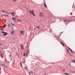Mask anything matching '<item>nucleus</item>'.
Listing matches in <instances>:
<instances>
[{"instance_id": "35", "label": "nucleus", "mask_w": 75, "mask_h": 75, "mask_svg": "<svg viewBox=\"0 0 75 75\" xmlns=\"http://www.w3.org/2000/svg\"><path fill=\"white\" fill-rule=\"evenodd\" d=\"M0 69H1V68L0 67Z\"/></svg>"}, {"instance_id": "25", "label": "nucleus", "mask_w": 75, "mask_h": 75, "mask_svg": "<svg viewBox=\"0 0 75 75\" xmlns=\"http://www.w3.org/2000/svg\"><path fill=\"white\" fill-rule=\"evenodd\" d=\"M10 14H12V15H13V13H12V12H11Z\"/></svg>"}, {"instance_id": "2", "label": "nucleus", "mask_w": 75, "mask_h": 75, "mask_svg": "<svg viewBox=\"0 0 75 75\" xmlns=\"http://www.w3.org/2000/svg\"><path fill=\"white\" fill-rule=\"evenodd\" d=\"M21 50H23L24 47H23V45H21Z\"/></svg>"}, {"instance_id": "20", "label": "nucleus", "mask_w": 75, "mask_h": 75, "mask_svg": "<svg viewBox=\"0 0 75 75\" xmlns=\"http://www.w3.org/2000/svg\"><path fill=\"white\" fill-rule=\"evenodd\" d=\"M16 0H13V2H15V1H16Z\"/></svg>"}, {"instance_id": "26", "label": "nucleus", "mask_w": 75, "mask_h": 75, "mask_svg": "<svg viewBox=\"0 0 75 75\" xmlns=\"http://www.w3.org/2000/svg\"><path fill=\"white\" fill-rule=\"evenodd\" d=\"M24 56H25V54H23Z\"/></svg>"}, {"instance_id": "14", "label": "nucleus", "mask_w": 75, "mask_h": 75, "mask_svg": "<svg viewBox=\"0 0 75 75\" xmlns=\"http://www.w3.org/2000/svg\"><path fill=\"white\" fill-rule=\"evenodd\" d=\"M6 27V25H4V26L3 27V28H4V27Z\"/></svg>"}, {"instance_id": "23", "label": "nucleus", "mask_w": 75, "mask_h": 75, "mask_svg": "<svg viewBox=\"0 0 75 75\" xmlns=\"http://www.w3.org/2000/svg\"><path fill=\"white\" fill-rule=\"evenodd\" d=\"M21 20L19 21V22H21Z\"/></svg>"}, {"instance_id": "18", "label": "nucleus", "mask_w": 75, "mask_h": 75, "mask_svg": "<svg viewBox=\"0 0 75 75\" xmlns=\"http://www.w3.org/2000/svg\"><path fill=\"white\" fill-rule=\"evenodd\" d=\"M4 13H7V14H8L9 13H8L6 12V11H4Z\"/></svg>"}, {"instance_id": "28", "label": "nucleus", "mask_w": 75, "mask_h": 75, "mask_svg": "<svg viewBox=\"0 0 75 75\" xmlns=\"http://www.w3.org/2000/svg\"><path fill=\"white\" fill-rule=\"evenodd\" d=\"M2 44H1V43H0V45H1Z\"/></svg>"}, {"instance_id": "11", "label": "nucleus", "mask_w": 75, "mask_h": 75, "mask_svg": "<svg viewBox=\"0 0 75 75\" xmlns=\"http://www.w3.org/2000/svg\"><path fill=\"white\" fill-rule=\"evenodd\" d=\"M64 74H65V75H69V74H68L67 73H65Z\"/></svg>"}, {"instance_id": "7", "label": "nucleus", "mask_w": 75, "mask_h": 75, "mask_svg": "<svg viewBox=\"0 0 75 75\" xmlns=\"http://www.w3.org/2000/svg\"><path fill=\"white\" fill-rule=\"evenodd\" d=\"M1 65H2V66H3V67H5V65L3 64H1Z\"/></svg>"}, {"instance_id": "13", "label": "nucleus", "mask_w": 75, "mask_h": 75, "mask_svg": "<svg viewBox=\"0 0 75 75\" xmlns=\"http://www.w3.org/2000/svg\"><path fill=\"white\" fill-rule=\"evenodd\" d=\"M61 44H62V45H63V46L64 47V44L62 43V42H61Z\"/></svg>"}, {"instance_id": "32", "label": "nucleus", "mask_w": 75, "mask_h": 75, "mask_svg": "<svg viewBox=\"0 0 75 75\" xmlns=\"http://www.w3.org/2000/svg\"><path fill=\"white\" fill-rule=\"evenodd\" d=\"M13 16H14V15H13Z\"/></svg>"}, {"instance_id": "24", "label": "nucleus", "mask_w": 75, "mask_h": 75, "mask_svg": "<svg viewBox=\"0 0 75 75\" xmlns=\"http://www.w3.org/2000/svg\"><path fill=\"white\" fill-rule=\"evenodd\" d=\"M0 30H1V31H3V29H0Z\"/></svg>"}, {"instance_id": "22", "label": "nucleus", "mask_w": 75, "mask_h": 75, "mask_svg": "<svg viewBox=\"0 0 75 75\" xmlns=\"http://www.w3.org/2000/svg\"><path fill=\"white\" fill-rule=\"evenodd\" d=\"M2 33H5V32H3V31H2Z\"/></svg>"}, {"instance_id": "16", "label": "nucleus", "mask_w": 75, "mask_h": 75, "mask_svg": "<svg viewBox=\"0 0 75 75\" xmlns=\"http://www.w3.org/2000/svg\"><path fill=\"white\" fill-rule=\"evenodd\" d=\"M67 52H69V50L68 49H67Z\"/></svg>"}, {"instance_id": "12", "label": "nucleus", "mask_w": 75, "mask_h": 75, "mask_svg": "<svg viewBox=\"0 0 75 75\" xmlns=\"http://www.w3.org/2000/svg\"><path fill=\"white\" fill-rule=\"evenodd\" d=\"M68 21L67 20H63V21L64 22H66V21Z\"/></svg>"}, {"instance_id": "34", "label": "nucleus", "mask_w": 75, "mask_h": 75, "mask_svg": "<svg viewBox=\"0 0 75 75\" xmlns=\"http://www.w3.org/2000/svg\"><path fill=\"white\" fill-rule=\"evenodd\" d=\"M17 55H18V54H17Z\"/></svg>"}, {"instance_id": "9", "label": "nucleus", "mask_w": 75, "mask_h": 75, "mask_svg": "<svg viewBox=\"0 0 75 75\" xmlns=\"http://www.w3.org/2000/svg\"><path fill=\"white\" fill-rule=\"evenodd\" d=\"M23 33H24V31H21V34H23Z\"/></svg>"}, {"instance_id": "21", "label": "nucleus", "mask_w": 75, "mask_h": 75, "mask_svg": "<svg viewBox=\"0 0 75 75\" xmlns=\"http://www.w3.org/2000/svg\"><path fill=\"white\" fill-rule=\"evenodd\" d=\"M10 24H8V27H10Z\"/></svg>"}, {"instance_id": "6", "label": "nucleus", "mask_w": 75, "mask_h": 75, "mask_svg": "<svg viewBox=\"0 0 75 75\" xmlns=\"http://www.w3.org/2000/svg\"><path fill=\"white\" fill-rule=\"evenodd\" d=\"M14 33V32L13 31L11 32V34H13Z\"/></svg>"}, {"instance_id": "8", "label": "nucleus", "mask_w": 75, "mask_h": 75, "mask_svg": "<svg viewBox=\"0 0 75 75\" xmlns=\"http://www.w3.org/2000/svg\"><path fill=\"white\" fill-rule=\"evenodd\" d=\"M73 62H74V63H75V60H72L71 61Z\"/></svg>"}, {"instance_id": "15", "label": "nucleus", "mask_w": 75, "mask_h": 75, "mask_svg": "<svg viewBox=\"0 0 75 75\" xmlns=\"http://www.w3.org/2000/svg\"><path fill=\"white\" fill-rule=\"evenodd\" d=\"M4 16H6V17H8V15H4Z\"/></svg>"}, {"instance_id": "5", "label": "nucleus", "mask_w": 75, "mask_h": 75, "mask_svg": "<svg viewBox=\"0 0 75 75\" xmlns=\"http://www.w3.org/2000/svg\"><path fill=\"white\" fill-rule=\"evenodd\" d=\"M7 34H8V33H7L5 32V33L4 34V35H7Z\"/></svg>"}, {"instance_id": "3", "label": "nucleus", "mask_w": 75, "mask_h": 75, "mask_svg": "<svg viewBox=\"0 0 75 75\" xmlns=\"http://www.w3.org/2000/svg\"><path fill=\"white\" fill-rule=\"evenodd\" d=\"M68 49H69V50L70 51H71V52H72V53H73V51H72V50H71L69 47H68Z\"/></svg>"}, {"instance_id": "19", "label": "nucleus", "mask_w": 75, "mask_h": 75, "mask_svg": "<svg viewBox=\"0 0 75 75\" xmlns=\"http://www.w3.org/2000/svg\"><path fill=\"white\" fill-rule=\"evenodd\" d=\"M20 64H21V67H23V66L22 65V64H21V63H20Z\"/></svg>"}, {"instance_id": "31", "label": "nucleus", "mask_w": 75, "mask_h": 75, "mask_svg": "<svg viewBox=\"0 0 75 75\" xmlns=\"http://www.w3.org/2000/svg\"><path fill=\"white\" fill-rule=\"evenodd\" d=\"M69 65H71V64L70 63Z\"/></svg>"}, {"instance_id": "10", "label": "nucleus", "mask_w": 75, "mask_h": 75, "mask_svg": "<svg viewBox=\"0 0 75 75\" xmlns=\"http://www.w3.org/2000/svg\"><path fill=\"white\" fill-rule=\"evenodd\" d=\"M44 6L45 7H47V5H46V4H45V3H44Z\"/></svg>"}, {"instance_id": "1", "label": "nucleus", "mask_w": 75, "mask_h": 75, "mask_svg": "<svg viewBox=\"0 0 75 75\" xmlns=\"http://www.w3.org/2000/svg\"><path fill=\"white\" fill-rule=\"evenodd\" d=\"M29 11V14L30 15H31V14H32L34 17H35V13H34V11Z\"/></svg>"}, {"instance_id": "37", "label": "nucleus", "mask_w": 75, "mask_h": 75, "mask_svg": "<svg viewBox=\"0 0 75 75\" xmlns=\"http://www.w3.org/2000/svg\"><path fill=\"white\" fill-rule=\"evenodd\" d=\"M0 28H1V27H0Z\"/></svg>"}, {"instance_id": "30", "label": "nucleus", "mask_w": 75, "mask_h": 75, "mask_svg": "<svg viewBox=\"0 0 75 75\" xmlns=\"http://www.w3.org/2000/svg\"><path fill=\"white\" fill-rule=\"evenodd\" d=\"M2 12H4V10H3V11H2Z\"/></svg>"}, {"instance_id": "29", "label": "nucleus", "mask_w": 75, "mask_h": 75, "mask_svg": "<svg viewBox=\"0 0 75 75\" xmlns=\"http://www.w3.org/2000/svg\"><path fill=\"white\" fill-rule=\"evenodd\" d=\"M37 27V28H39V27L38 26L37 27Z\"/></svg>"}, {"instance_id": "33", "label": "nucleus", "mask_w": 75, "mask_h": 75, "mask_svg": "<svg viewBox=\"0 0 75 75\" xmlns=\"http://www.w3.org/2000/svg\"><path fill=\"white\" fill-rule=\"evenodd\" d=\"M14 64V62H13V64Z\"/></svg>"}, {"instance_id": "4", "label": "nucleus", "mask_w": 75, "mask_h": 75, "mask_svg": "<svg viewBox=\"0 0 75 75\" xmlns=\"http://www.w3.org/2000/svg\"><path fill=\"white\" fill-rule=\"evenodd\" d=\"M40 16H41V17H42V16H43V14H42V13H40Z\"/></svg>"}, {"instance_id": "17", "label": "nucleus", "mask_w": 75, "mask_h": 75, "mask_svg": "<svg viewBox=\"0 0 75 75\" xmlns=\"http://www.w3.org/2000/svg\"><path fill=\"white\" fill-rule=\"evenodd\" d=\"M15 19H16V18H13L12 20H14Z\"/></svg>"}, {"instance_id": "36", "label": "nucleus", "mask_w": 75, "mask_h": 75, "mask_svg": "<svg viewBox=\"0 0 75 75\" xmlns=\"http://www.w3.org/2000/svg\"><path fill=\"white\" fill-rule=\"evenodd\" d=\"M26 55H27V54H26Z\"/></svg>"}, {"instance_id": "27", "label": "nucleus", "mask_w": 75, "mask_h": 75, "mask_svg": "<svg viewBox=\"0 0 75 75\" xmlns=\"http://www.w3.org/2000/svg\"><path fill=\"white\" fill-rule=\"evenodd\" d=\"M14 13H15L14 12L13 13H12L13 15L14 14Z\"/></svg>"}]
</instances>
